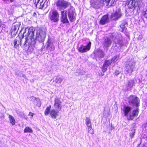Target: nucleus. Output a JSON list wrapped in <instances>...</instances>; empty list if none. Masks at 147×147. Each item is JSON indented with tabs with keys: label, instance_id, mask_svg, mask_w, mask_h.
I'll return each mask as SVG.
<instances>
[{
	"label": "nucleus",
	"instance_id": "obj_1",
	"mask_svg": "<svg viewBox=\"0 0 147 147\" xmlns=\"http://www.w3.org/2000/svg\"><path fill=\"white\" fill-rule=\"evenodd\" d=\"M34 31L31 28L25 29L24 30L23 36L21 39L19 37L20 46L23 45L26 47L28 45V49L31 52L33 51L36 45L35 39L40 42H42L45 40L46 35L44 29L37 30L36 35H34Z\"/></svg>",
	"mask_w": 147,
	"mask_h": 147
},
{
	"label": "nucleus",
	"instance_id": "obj_2",
	"mask_svg": "<svg viewBox=\"0 0 147 147\" xmlns=\"http://www.w3.org/2000/svg\"><path fill=\"white\" fill-rule=\"evenodd\" d=\"M131 108L127 105H124L122 109L124 115L127 118L128 120H132L135 117H137L138 114V109H135L131 112Z\"/></svg>",
	"mask_w": 147,
	"mask_h": 147
},
{
	"label": "nucleus",
	"instance_id": "obj_3",
	"mask_svg": "<svg viewBox=\"0 0 147 147\" xmlns=\"http://www.w3.org/2000/svg\"><path fill=\"white\" fill-rule=\"evenodd\" d=\"M114 2V0H92L91 5L94 8L98 9L104 4L106 6L112 5Z\"/></svg>",
	"mask_w": 147,
	"mask_h": 147
},
{
	"label": "nucleus",
	"instance_id": "obj_4",
	"mask_svg": "<svg viewBox=\"0 0 147 147\" xmlns=\"http://www.w3.org/2000/svg\"><path fill=\"white\" fill-rule=\"evenodd\" d=\"M111 37L114 40V43L116 45V47H119L123 45L122 37L120 34L114 33L111 34Z\"/></svg>",
	"mask_w": 147,
	"mask_h": 147
},
{
	"label": "nucleus",
	"instance_id": "obj_5",
	"mask_svg": "<svg viewBox=\"0 0 147 147\" xmlns=\"http://www.w3.org/2000/svg\"><path fill=\"white\" fill-rule=\"evenodd\" d=\"M59 14L56 10H51L49 12V18L53 22H57L59 20Z\"/></svg>",
	"mask_w": 147,
	"mask_h": 147
},
{
	"label": "nucleus",
	"instance_id": "obj_6",
	"mask_svg": "<svg viewBox=\"0 0 147 147\" xmlns=\"http://www.w3.org/2000/svg\"><path fill=\"white\" fill-rule=\"evenodd\" d=\"M57 8L61 11L66 9L70 5V3L64 0H57L55 3Z\"/></svg>",
	"mask_w": 147,
	"mask_h": 147
},
{
	"label": "nucleus",
	"instance_id": "obj_7",
	"mask_svg": "<svg viewBox=\"0 0 147 147\" xmlns=\"http://www.w3.org/2000/svg\"><path fill=\"white\" fill-rule=\"evenodd\" d=\"M135 63L132 60L127 62L125 69L126 74H130L132 73L135 67Z\"/></svg>",
	"mask_w": 147,
	"mask_h": 147
},
{
	"label": "nucleus",
	"instance_id": "obj_8",
	"mask_svg": "<svg viewBox=\"0 0 147 147\" xmlns=\"http://www.w3.org/2000/svg\"><path fill=\"white\" fill-rule=\"evenodd\" d=\"M49 0H35L34 4L37 8L42 9L46 7Z\"/></svg>",
	"mask_w": 147,
	"mask_h": 147
},
{
	"label": "nucleus",
	"instance_id": "obj_9",
	"mask_svg": "<svg viewBox=\"0 0 147 147\" xmlns=\"http://www.w3.org/2000/svg\"><path fill=\"white\" fill-rule=\"evenodd\" d=\"M128 101L129 105L136 107L139 103V99L135 95H131L129 97Z\"/></svg>",
	"mask_w": 147,
	"mask_h": 147
},
{
	"label": "nucleus",
	"instance_id": "obj_10",
	"mask_svg": "<svg viewBox=\"0 0 147 147\" xmlns=\"http://www.w3.org/2000/svg\"><path fill=\"white\" fill-rule=\"evenodd\" d=\"M67 13L70 21L72 22L75 19L76 15L74 8L73 7H70L68 9Z\"/></svg>",
	"mask_w": 147,
	"mask_h": 147
},
{
	"label": "nucleus",
	"instance_id": "obj_11",
	"mask_svg": "<svg viewBox=\"0 0 147 147\" xmlns=\"http://www.w3.org/2000/svg\"><path fill=\"white\" fill-rule=\"evenodd\" d=\"M121 16L122 13L120 10H119L112 13L110 17V19L111 20H117L121 17Z\"/></svg>",
	"mask_w": 147,
	"mask_h": 147
},
{
	"label": "nucleus",
	"instance_id": "obj_12",
	"mask_svg": "<svg viewBox=\"0 0 147 147\" xmlns=\"http://www.w3.org/2000/svg\"><path fill=\"white\" fill-rule=\"evenodd\" d=\"M91 43L90 42H89L87 45L84 46L82 45L78 49V51L81 53H85L90 50L91 46Z\"/></svg>",
	"mask_w": 147,
	"mask_h": 147
},
{
	"label": "nucleus",
	"instance_id": "obj_13",
	"mask_svg": "<svg viewBox=\"0 0 147 147\" xmlns=\"http://www.w3.org/2000/svg\"><path fill=\"white\" fill-rule=\"evenodd\" d=\"M67 11L66 10L61 11V20L63 23H68L69 21L67 18Z\"/></svg>",
	"mask_w": 147,
	"mask_h": 147
},
{
	"label": "nucleus",
	"instance_id": "obj_14",
	"mask_svg": "<svg viewBox=\"0 0 147 147\" xmlns=\"http://www.w3.org/2000/svg\"><path fill=\"white\" fill-rule=\"evenodd\" d=\"M111 41L109 38L106 37L104 39L102 45L104 47H109L111 46Z\"/></svg>",
	"mask_w": 147,
	"mask_h": 147
},
{
	"label": "nucleus",
	"instance_id": "obj_15",
	"mask_svg": "<svg viewBox=\"0 0 147 147\" xmlns=\"http://www.w3.org/2000/svg\"><path fill=\"white\" fill-rule=\"evenodd\" d=\"M109 21V18L107 15L103 16L100 21V24L103 25L106 24Z\"/></svg>",
	"mask_w": 147,
	"mask_h": 147
},
{
	"label": "nucleus",
	"instance_id": "obj_16",
	"mask_svg": "<svg viewBox=\"0 0 147 147\" xmlns=\"http://www.w3.org/2000/svg\"><path fill=\"white\" fill-rule=\"evenodd\" d=\"M135 84V82L134 80H129L127 82L126 85L127 87V90H130Z\"/></svg>",
	"mask_w": 147,
	"mask_h": 147
},
{
	"label": "nucleus",
	"instance_id": "obj_17",
	"mask_svg": "<svg viewBox=\"0 0 147 147\" xmlns=\"http://www.w3.org/2000/svg\"><path fill=\"white\" fill-rule=\"evenodd\" d=\"M59 111H57V110H55V109H53L51 111L50 113V117L53 119H55L58 115V112Z\"/></svg>",
	"mask_w": 147,
	"mask_h": 147
},
{
	"label": "nucleus",
	"instance_id": "obj_18",
	"mask_svg": "<svg viewBox=\"0 0 147 147\" xmlns=\"http://www.w3.org/2000/svg\"><path fill=\"white\" fill-rule=\"evenodd\" d=\"M128 7L129 8L132 9L136 7V0H132L130 1L128 5Z\"/></svg>",
	"mask_w": 147,
	"mask_h": 147
},
{
	"label": "nucleus",
	"instance_id": "obj_19",
	"mask_svg": "<svg viewBox=\"0 0 147 147\" xmlns=\"http://www.w3.org/2000/svg\"><path fill=\"white\" fill-rule=\"evenodd\" d=\"M95 53L96 56L99 58H102L104 56L103 52L100 49L97 50Z\"/></svg>",
	"mask_w": 147,
	"mask_h": 147
},
{
	"label": "nucleus",
	"instance_id": "obj_20",
	"mask_svg": "<svg viewBox=\"0 0 147 147\" xmlns=\"http://www.w3.org/2000/svg\"><path fill=\"white\" fill-rule=\"evenodd\" d=\"M14 47L16 49H18L19 45L20 44L19 41V37L17 38L16 39H15L13 41Z\"/></svg>",
	"mask_w": 147,
	"mask_h": 147
},
{
	"label": "nucleus",
	"instance_id": "obj_21",
	"mask_svg": "<svg viewBox=\"0 0 147 147\" xmlns=\"http://www.w3.org/2000/svg\"><path fill=\"white\" fill-rule=\"evenodd\" d=\"M127 24V23L125 21H123L121 22V24L120 25V27L121 29H120V31L121 32H123L124 30L126 28L125 26Z\"/></svg>",
	"mask_w": 147,
	"mask_h": 147
},
{
	"label": "nucleus",
	"instance_id": "obj_22",
	"mask_svg": "<svg viewBox=\"0 0 147 147\" xmlns=\"http://www.w3.org/2000/svg\"><path fill=\"white\" fill-rule=\"evenodd\" d=\"M85 123L88 127H92L91 121L89 117H86L85 119Z\"/></svg>",
	"mask_w": 147,
	"mask_h": 147
},
{
	"label": "nucleus",
	"instance_id": "obj_23",
	"mask_svg": "<svg viewBox=\"0 0 147 147\" xmlns=\"http://www.w3.org/2000/svg\"><path fill=\"white\" fill-rule=\"evenodd\" d=\"M136 7H138L137 9H140V7L143 4V2L142 0H136Z\"/></svg>",
	"mask_w": 147,
	"mask_h": 147
},
{
	"label": "nucleus",
	"instance_id": "obj_24",
	"mask_svg": "<svg viewBox=\"0 0 147 147\" xmlns=\"http://www.w3.org/2000/svg\"><path fill=\"white\" fill-rule=\"evenodd\" d=\"M9 118L10 123L12 125H14L16 121L14 117L10 115H9Z\"/></svg>",
	"mask_w": 147,
	"mask_h": 147
},
{
	"label": "nucleus",
	"instance_id": "obj_25",
	"mask_svg": "<svg viewBox=\"0 0 147 147\" xmlns=\"http://www.w3.org/2000/svg\"><path fill=\"white\" fill-rule=\"evenodd\" d=\"M51 108V105L47 107L45 111V114L46 116H47L50 113V109Z\"/></svg>",
	"mask_w": 147,
	"mask_h": 147
},
{
	"label": "nucleus",
	"instance_id": "obj_26",
	"mask_svg": "<svg viewBox=\"0 0 147 147\" xmlns=\"http://www.w3.org/2000/svg\"><path fill=\"white\" fill-rule=\"evenodd\" d=\"M54 106L56 110L58 111H60L61 109V104L54 103Z\"/></svg>",
	"mask_w": 147,
	"mask_h": 147
},
{
	"label": "nucleus",
	"instance_id": "obj_27",
	"mask_svg": "<svg viewBox=\"0 0 147 147\" xmlns=\"http://www.w3.org/2000/svg\"><path fill=\"white\" fill-rule=\"evenodd\" d=\"M33 131L32 129L30 127H26L24 130V133H32Z\"/></svg>",
	"mask_w": 147,
	"mask_h": 147
},
{
	"label": "nucleus",
	"instance_id": "obj_28",
	"mask_svg": "<svg viewBox=\"0 0 147 147\" xmlns=\"http://www.w3.org/2000/svg\"><path fill=\"white\" fill-rule=\"evenodd\" d=\"M34 104L37 106L39 107L40 106V100L38 98H35L34 100Z\"/></svg>",
	"mask_w": 147,
	"mask_h": 147
},
{
	"label": "nucleus",
	"instance_id": "obj_29",
	"mask_svg": "<svg viewBox=\"0 0 147 147\" xmlns=\"http://www.w3.org/2000/svg\"><path fill=\"white\" fill-rule=\"evenodd\" d=\"M112 62V61L111 59L106 60L105 61V62L104 64L108 67V66L110 65Z\"/></svg>",
	"mask_w": 147,
	"mask_h": 147
},
{
	"label": "nucleus",
	"instance_id": "obj_30",
	"mask_svg": "<svg viewBox=\"0 0 147 147\" xmlns=\"http://www.w3.org/2000/svg\"><path fill=\"white\" fill-rule=\"evenodd\" d=\"M119 55H116L115 56L111 59L112 62L114 63L116 62L119 59Z\"/></svg>",
	"mask_w": 147,
	"mask_h": 147
},
{
	"label": "nucleus",
	"instance_id": "obj_31",
	"mask_svg": "<svg viewBox=\"0 0 147 147\" xmlns=\"http://www.w3.org/2000/svg\"><path fill=\"white\" fill-rule=\"evenodd\" d=\"M55 104H61V102L60 98L56 97L54 100Z\"/></svg>",
	"mask_w": 147,
	"mask_h": 147
},
{
	"label": "nucleus",
	"instance_id": "obj_32",
	"mask_svg": "<svg viewBox=\"0 0 147 147\" xmlns=\"http://www.w3.org/2000/svg\"><path fill=\"white\" fill-rule=\"evenodd\" d=\"M63 81V79L59 77H57L54 80L55 82L56 83L59 82L61 83Z\"/></svg>",
	"mask_w": 147,
	"mask_h": 147
},
{
	"label": "nucleus",
	"instance_id": "obj_33",
	"mask_svg": "<svg viewBox=\"0 0 147 147\" xmlns=\"http://www.w3.org/2000/svg\"><path fill=\"white\" fill-rule=\"evenodd\" d=\"M88 129L89 133H90L91 134H94V131L93 129H92V127H88Z\"/></svg>",
	"mask_w": 147,
	"mask_h": 147
},
{
	"label": "nucleus",
	"instance_id": "obj_34",
	"mask_svg": "<svg viewBox=\"0 0 147 147\" xmlns=\"http://www.w3.org/2000/svg\"><path fill=\"white\" fill-rule=\"evenodd\" d=\"M135 133V131L134 129L131 130V132H130V135L131 138H132L134 137Z\"/></svg>",
	"mask_w": 147,
	"mask_h": 147
},
{
	"label": "nucleus",
	"instance_id": "obj_35",
	"mask_svg": "<svg viewBox=\"0 0 147 147\" xmlns=\"http://www.w3.org/2000/svg\"><path fill=\"white\" fill-rule=\"evenodd\" d=\"M107 66L103 64L102 68V71L103 72H105L107 70Z\"/></svg>",
	"mask_w": 147,
	"mask_h": 147
},
{
	"label": "nucleus",
	"instance_id": "obj_36",
	"mask_svg": "<svg viewBox=\"0 0 147 147\" xmlns=\"http://www.w3.org/2000/svg\"><path fill=\"white\" fill-rule=\"evenodd\" d=\"M144 17L147 19V9L144 12Z\"/></svg>",
	"mask_w": 147,
	"mask_h": 147
},
{
	"label": "nucleus",
	"instance_id": "obj_37",
	"mask_svg": "<svg viewBox=\"0 0 147 147\" xmlns=\"http://www.w3.org/2000/svg\"><path fill=\"white\" fill-rule=\"evenodd\" d=\"M48 44L47 45V48H48L49 47H50L51 46V43L49 42V41H48L47 42Z\"/></svg>",
	"mask_w": 147,
	"mask_h": 147
},
{
	"label": "nucleus",
	"instance_id": "obj_38",
	"mask_svg": "<svg viewBox=\"0 0 147 147\" xmlns=\"http://www.w3.org/2000/svg\"><path fill=\"white\" fill-rule=\"evenodd\" d=\"M144 128L146 131V133L147 134V123L145 124Z\"/></svg>",
	"mask_w": 147,
	"mask_h": 147
},
{
	"label": "nucleus",
	"instance_id": "obj_39",
	"mask_svg": "<svg viewBox=\"0 0 147 147\" xmlns=\"http://www.w3.org/2000/svg\"><path fill=\"white\" fill-rule=\"evenodd\" d=\"M34 115V113H32L31 112H30L29 113L28 115L29 116H32V117H33Z\"/></svg>",
	"mask_w": 147,
	"mask_h": 147
},
{
	"label": "nucleus",
	"instance_id": "obj_40",
	"mask_svg": "<svg viewBox=\"0 0 147 147\" xmlns=\"http://www.w3.org/2000/svg\"><path fill=\"white\" fill-rule=\"evenodd\" d=\"M141 140H141V139H140V140H139V141L140 142V144H138L137 147H140V144H141Z\"/></svg>",
	"mask_w": 147,
	"mask_h": 147
},
{
	"label": "nucleus",
	"instance_id": "obj_41",
	"mask_svg": "<svg viewBox=\"0 0 147 147\" xmlns=\"http://www.w3.org/2000/svg\"><path fill=\"white\" fill-rule=\"evenodd\" d=\"M119 73V71H116L115 72V74L116 75H118Z\"/></svg>",
	"mask_w": 147,
	"mask_h": 147
},
{
	"label": "nucleus",
	"instance_id": "obj_42",
	"mask_svg": "<svg viewBox=\"0 0 147 147\" xmlns=\"http://www.w3.org/2000/svg\"><path fill=\"white\" fill-rule=\"evenodd\" d=\"M22 77H23L25 79H27L26 77L24 74H23L22 76Z\"/></svg>",
	"mask_w": 147,
	"mask_h": 147
},
{
	"label": "nucleus",
	"instance_id": "obj_43",
	"mask_svg": "<svg viewBox=\"0 0 147 147\" xmlns=\"http://www.w3.org/2000/svg\"><path fill=\"white\" fill-rule=\"evenodd\" d=\"M15 74L16 75H18V76H19V75H20V74H19V73H18L17 72H16V71L15 72Z\"/></svg>",
	"mask_w": 147,
	"mask_h": 147
},
{
	"label": "nucleus",
	"instance_id": "obj_44",
	"mask_svg": "<svg viewBox=\"0 0 147 147\" xmlns=\"http://www.w3.org/2000/svg\"><path fill=\"white\" fill-rule=\"evenodd\" d=\"M2 27H4V25H3V26H2Z\"/></svg>",
	"mask_w": 147,
	"mask_h": 147
}]
</instances>
